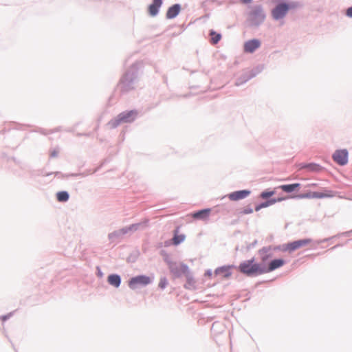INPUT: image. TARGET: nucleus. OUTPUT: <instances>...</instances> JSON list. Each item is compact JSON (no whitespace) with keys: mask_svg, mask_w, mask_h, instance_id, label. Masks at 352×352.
Instances as JSON below:
<instances>
[{"mask_svg":"<svg viewBox=\"0 0 352 352\" xmlns=\"http://www.w3.org/2000/svg\"><path fill=\"white\" fill-rule=\"evenodd\" d=\"M300 184L298 183L292 184H284L280 185L278 187V188L281 189L283 191L289 193L292 192L300 187Z\"/></svg>","mask_w":352,"mask_h":352,"instance_id":"obj_15","label":"nucleus"},{"mask_svg":"<svg viewBox=\"0 0 352 352\" xmlns=\"http://www.w3.org/2000/svg\"><path fill=\"white\" fill-rule=\"evenodd\" d=\"M261 46V42L258 39L248 41L244 44V51L248 53H252Z\"/></svg>","mask_w":352,"mask_h":352,"instance_id":"obj_8","label":"nucleus"},{"mask_svg":"<svg viewBox=\"0 0 352 352\" xmlns=\"http://www.w3.org/2000/svg\"><path fill=\"white\" fill-rule=\"evenodd\" d=\"M56 197L58 201L64 202L69 199V195L65 191H61L56 194Z\"/></svg>","mask_w":352,"mask_h":352,"instance_id":"obj_21","label":"nucleus"},{"mask_svg":"<svg viewBox=\"0 0 352 352\" xmlns=\"http://www.w3.org/2000/svg\"><path fill=\"white\" fill-rule=\"evenodd\" d=\"M284 199H285V198L279 197V198H277V199H272L268 200L266 202L262 203V204L256 206V208H255V210L256 211H258V210H260L263 208L268 207V206H271L272 204H276V202L282 201Z\"/></svg>","mask_w":352,"mask_h":352,"instance_id":"obj_14","label":"nucleus"},{"mask_svg":"<svg viewBox=\"0 0 352 352\" xmlns=\"http://www.w3.org/2000/svg\"><path fill=\"white\" fill-rule=\"evenodd\" d=\"M311 192H307V193H305V194L299 195H298V198H301V199H304V198L311 199V198H312Z\"/></svg>","mask_w":352,"mask_h":352,"instance_id":"obj_27","label":"nucleus"},{"mask_svg":"<svg viewBox=\"0 0 352 352\" xmlns=\"http://www.w3.org/2000/svg\"><path fill=\"white\" fill-rule=\"evenodd\" d=\"M289 6L286 3H280L272 10L273 17L278 20L283 18L289 10Z\"/></svg>","mask_w":352,"mask_h":352,"instance_id":"obj_7","label":"nucleus"},{"mask_svg":"<svg viewBox=\"0 0 352 352\" xmlns=\"http://www.w3.org/2000/svg\"><path fill=\"white\" fill-rule=\"evenodd\" d=\"M275 194L274 191H263L261 193L260 197L262 199H267Z\"/></svg>","mask_w":352,"mask_h":352,"instance_id":"obj_24","label":"nucleus"},{"mask_svg":"<svg viewBox=\"0 0 352 352\" xmlns=\"http://www.w3.org/2000/svg\"><path fill=\"white\" fill-rule=\"evenodd\" d=\"M186 283L184 285L185 288L188 289H194L195 285V280L194 278L190 274V273L186 275Z\"/></svg>","mask_w":352,"mask_h":352,"instance_id":"obj_17","label":"nucleus"},{"mask_svg":"<svg viewBox=\"0 0 352 352\" xmlns=\"http://www.w3.org/2000/svg\"><path fill=\"white\" fill-rule=\"evenodd\" d=\"M181 6L179 4H174L170 6L166 14V16L168 19H172L176 17L181 11Z\"/></svg>","mask_w":352,"mask_h":352,"instance_id":"obj_12","label":"nucleus"},{"mask_svg":"<svg viewBox=\"0 0 352 352\" xmlns=\"http://www.w3.org/2000/svg\"><path fill=\"white\" fill-rule=\"evenodd\" d=\"M151 283V278L145 275H140L133 277L129 282V286L131 289H135L139 285H147Z\"/></svg>","mask_w":352,"mask_h":352,"instance_id":"obj_5","label":"nucleus"},{"mask_svg":"<svg viewBox=\"0 0 352 352\" xmlns=\"http://www.w3.org/2000/svg\"><path fill=\"white\" fill-rule=\"evenodd\" d=\"M162 5V0H153V3L148 6V12L151 16L157 14L160 8Z\"/></svg>","mask_w":352,"mask_h":352,"instance_id":"obj_11","label":"nucleus"},{"mask_svg":"<svg viewBox=\"0 0 352 352\" xmlns=\"http://www.w3.org/2000/svg\"><path fill=\"white\" fill-rule=\"evenodd\" d=\"M302 168H308L313 171H318L320 169V167L315 164H309L302 166Z\"/></svg>","mask_w":352,"mask_h":352,"instance_id":"obj_23","label":"nucleus"},{"mask_svg":"<svg viewBox=\"0 0 352 352\" xmlns=\"http://www.w3.org/2000/svg\"><path fill=\"white\" fill-rule=\"evenodd\" d=\"M215 274H222L223 276L225 278H228L231 275V273L229 270V267H223L217 269L215 270Z\"/></svg>","mask_w":352,"mask_h":352,"instance_id":"obj_19","label":"nucleus"},{"mask_svg":"<svg viewBox=\"0 0 352 352\" xmlns=\"http://www.w3.org/2000/svg\"><path fill=\"white\" fill-rule=\"evenodd\" d=\"M239 270L248 276H256L265 274L263 263H257L254 258L240 263Z\"/></svg>","mask_w":352,"mask_h":352,"instance_id":"obj_2","label":"nucleus"},{"mask_svg":"<svg viewBox=\"0 0 352 352\" xmlns=\"http://www.w3.org/2000/svg\"><path fill=\"white\" fill-rule=\"evenodd\" d=\"M108 283L116 287H118L120 285V277L117 274H111L108 276Z\"/></svg>","mask_w":352,"mask_h":352,"instance_id":"obj_16","label":"nucleus"},{"mask_svg":"<svg viewBox=\"0 0 352 352\" xmlns=\"http://www.w3.org/2000/svg\"><path fill=\"white\" fill-rule=\"evenodd\" d=\"M243 214H251L253 212V210L250 207L244 208L241 212Z\"/></svg>","mask_w":352,"mask_h":352,"instance_id":"obj_26","label":"nucleus"},{"mask_svg":"<svg viewBox=\"0 0 352 352\" xmlns=\"http://www.w3.org/2000/svg\"><path fill=\"white\" fill-rule=\"evenodd\" d=\"M311 242L310 239H304L298 241H295L291 243L283 245V250L285 252H292L298 250L302 247L309 245Z\"/></svg>","mask_w":352,"mask_h":352,"instance_id":"obj_4","label":"nucleus"},{"mask_svg":"<svg viewBox=\"0 0 352 352\" xmlns=\"http://www.w3.org/2000/svg\"><path fill=\"white\" fill-rule=\"evenodd\" d=\"M210 34L211 36V43L213 45L217 44L221 38V35L213 30L210 32Z\"/></svg>","mask_w":352,"mask_h":352,"instance_id":"obj_20","label":"nucleus"},{"mask_svg":"<svg viewBox=\"0 0 352 352\" xmlns=\"http://www.w3.org/2000/svg\"><path fill=\"white\" fill-rule=\"evenodd\" d=\"M250 194V191L248 190H243L233 192L228 195V198L232 201H238L243 199Z\"/></svg>","mask_w":352,"mask_h":352,"instance_id":"obj_9","label":"nucleus"},{"mask_svg":"<svg viewBox=\"0 0 352 352\" xmlns=\"http://www.w3.org/2000/svg\"><path fill=\"white\" fill-rule=\"evenodd\" d=\"M185 239V236L184 234H178L177 231L175 232V236L173 239V243L175 245H178Z\"/></svg>","mask_w":352,"mask_h":352,"instance_id":"obj_22","label":"nucleus"},{"mask_svg":"<svg viewBox=\"0 0 352 352\" xmlns=\"http://www.w3.org/2000/svg\"><path fill=\"white\" fill-rule=\"evenodd\" d=\"M244 3H250L251 0H242Z\"/></svg>","mask_w":352,"mask_h":352,"instance_id":"obj_29","label":"nucleus"},{"mask_svg":"<svg viewBox=\"0 0 352 352\" xmlns=\"http://www.w3.org/2000/svg\"><path fill=\"white\" fill-rule=\"evenodd\" d=\"M332 194L331 191H326L325 192H312L311 197L315 199H322L324 197H331Z\"/></svg>","mask_w":352,"mask_h":352,"instance_id":"obj_18","label":"nucleus"},{"mask_svg":"<svg viewBox=\"0 0 352 352\" xmlns=\"http://www.w3.org/2000/svg\"><path fill=\"white\" fill-rule=\"evenodd\" d=\"M170 271L175 277H179L183 274L186 276L189 273L188 266L184 264H180L178 266L172 267Z\"/></svg>","mask_w":352,"mask_h":352,"instance_id":"obj_10","label":"nucleus"},{"mask_svg":"<svg viewBox=\"0 0 352 352\" xmlns=\"http://www.w3.org/2000/svg\"><path fill=\"white\" fill-rule=\"evenodd\" d=\"M211 212V210L210 208L208 209H204L201 210H199L198 212H196L192 214V217L194 219H206Z\"/></svg>","mask_w":352,"mask_h":352,"instance_id":"obj_13","label":"nucleus"},{"mask_svg":"<svg viewBox=\"0 0 352 352\" xmlns=\"http://www.w3.org/2000/svg\"><path fill=\"white\" fill-rule=\"evenodd\" d=\"M261 261L263 263V270L265 274L272 272L278 268L281 267L285 263V260L282 258L274 259L271 261L268 265L266 261L273 257V253L270 248H263L259 251Z\"/></svg>","mask_w":352,"mask_h":352,"instance_id":"obj_1","label":"nucleus"},{"mask_svg":"<svg viewBox=\"0 0 352 352\" xmlns=\"http://www.w3.org/2000/svg\"><path fill=\"white\" fill-rule=\"evenodd\" d=\"M138 115V112L136 111H129L126 112H122L120 113L117 118L111 122V125L113 127H116L121 123H126L133 122Z\"/></svg>","mask_w":352,"mask_h":352,"instance_id":"obj_3","label":"nucleus"},{"mask_svg":"<svg viewBox=\"0 0 352 352\" xmlns=\"http://www.w3.org/2000/svg\"><path fill=\"white\" fill-rule=\"evenodd\" d=\"M346 15L349 16V17H351L352 18V6L349 8L347 10H346Z\"/></svg>","mask_w":352,"mask_h":352,"instance_id":"obj_28","label":"nucleus"},{"mask_svg":"<svg viewBox=\"0 0 352 352\" xmlns=\"http://www.w3.org/2000/svg\"><path fill=\"white\" fill-rule=\"evenodd\" d=\"M168 285V280L165 277L161 278L158 284L160 289H163Z\"/></svg>","mask_w":352,"mask_h":352,"instance_id":"obj_25","label":"nucleus"},{"mask_svg":"<svg viewBox=\"0 0 352 352\" xmlns=\"http://www.w3.org/2000/svg\"><path fill=\"white\" fill-rule=\"evenodd\" d=\"M349 153L346 149L336 150L332 155L336 163L340 166L346 165L348 163Z\"/></svg>","mask_w":352,"mask_h":352,"instance_id":"obj_6","label":"nucleus"}]
</instances>
